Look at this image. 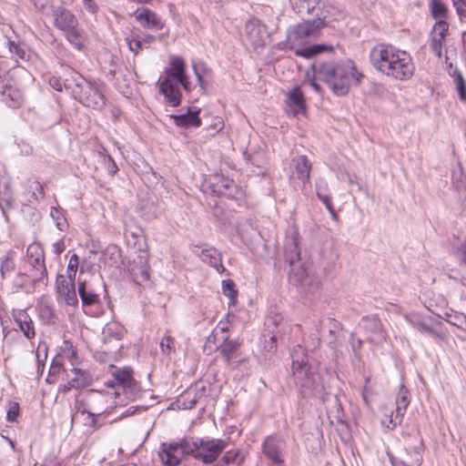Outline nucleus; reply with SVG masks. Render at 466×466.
Listing matches in <instances>:
<instances>
[{
    "instance_id": "nucleus-1",
    "label": "nucleus",
    "mask_w": 466,
    "mask_h": 466,
    "mask_svg": "<svg viewBox=\"0 0 466 466\" xmlns=\"http://www.w3.org/2000/svg\"><path fill=\"white\" fill-rule=\"evenodd\" d=\"M314 76L323 81L336 96L349 93L351 84L359 85L363 78L353 60L318 61L313 64Z\"/></svg>"
},
{
    "instance_id": "nucleus-2",
    "label": "nucleus",
    "mask_w": 466,
    "mask_h": 466,
    "mask_svg": "<svg viewBox=\"0 0 466 466\" xmlns=\"http://www.w3.org/2000/svg\"><path fill=\"white\" fill-rule=\"evenodd\" d=\"M370 60L377 71L396 80H408L414 73L410 56L392 45L379 44L372 47Z\"/></svg>"
},
{
    "instance_id": "nucleus-3",
    "label": "nucleus",
    "mask_w": 466,
    "mask_h": 466,
    "mask_svg": "<svg viewBox=\"0 0 466 466\" xmlns=\"http://www.w3.org/2000/svg\"><path fill=\"white\" fill-rule=\"evenodd\" d=\"M285 261L289 265V281L297 287L299 293L309 300L319 297L321 281L319 276L301 262L298 242L290 238L285 243Z\"/></svg>"
},
{
    "instance_id": "nucleus-4",
    "label": "nucleus",
    "mask_w": 466,
    "mask_h": 466,
    "mask_svg": "<svg viewBox=\"0 0 466 466\" xmlns=\"http://www.w3.org/2000/svg\"><path fill=\"white\" fill-rule=\"evenodd\" d=\"M323 26L324 21L319 18L290 26L288 29L286 39L279 42L277 48L280 51H294L297 56L305 58H310L325 50H331V46L326 45L307 46L310 40L319 35Z\"/></svg>"
},
{
    "instance_id": "nucleus-5",
    "label": "nucleus",
    "mask_w": 466,
    "mask_h": 466,
    "mask_svg": "<svg viewBox=\"0 0 466 466\" xmlns=\"http://www.w3.org/2000/svg\"><path fill=\"white\" fill-rule=\"evenodd\" d=\"M292 374L295 383L303 398L316 397L326 400L327 392L316 369L309 364L308 357L293 359Z\"/></svg>"
},
{
    "instance_id": "nucleus-6",
    "label": "nucleus",
    "mask_w": 466,
    "mask_h": 466,
    "mask_svg": "<svg viewBox=\"0 0 466 466\" xmlns=\"http://www.w3.org/2000/svg\"><path fill=\"white\" fill-rule=\"evenodd\" d=\"M72 94L85 106L102 109L106 105L105 84L100 80L86 79L77 72L72 76Z\"/></svg>"
},
{
    "instance_id": "nucleus-7",
    "label": "nucleus",
    "mask_w": 466,
    "mask_h": 466,
    "mask_svg": "<svg viewBox=\"0 0 466 466\" xmlns=\"http://www.w3.org/2000/svg\"><path fill=\"white\" fill-rule=\"evenodd\" d=\"M228 444V441L222 439H200L190 443V455L205 464H210L218 458Z\"/></svg>"
},
{
    "instance_id": "nucleus-8",
    "label": "nucleus",
    "mask_w": 466,
    "mask_h": 466,
    "mask_svg": "<svg viewBox=\"0 0 466 466\" xmlns=\"http://www.w3.org/2000/svg\"><path fill=\"white\" fill-rule=\"evenodd\" d=\"M404 450L406 454L411 459L408 463L402 459L390 455V461L392 466H420L423 461L422 453L424 443L419 431H414L404 436Z\"/></svg>"
},
{
    "instance_id": "nucleus-9",
    "label": "nucleus",
    "mask_w": 466,
    "mask_h": 466,
    "mask_svg": "<svg viewBox=\"0 0 466 466\" xmlns=\"http://www.w3.org/2000/svg\"><path fill=\"white\" fill-rule=\"evenodd\" d=\"M28 272L35 274L38 282L47 283V270L45 264V252L43 248L36 243L30 244L27 247L26 253L20 264Z\"/></svg>"
},
{
    "instance_id": "nucleus-10",
    "label": "nucleus",
    "mask_w": 466,
    "mask_h": 466,
    "mask_svg": "<svg viewBox=\"0 0 466 466\" xmlns=\"http://www.w3.org/2000/svg\"><path fill=\"white\" fill-rule=\"evenodd\" d=\"M192 451L190 443L186 440L163 442L158 451V457L165 466L178 465L186 455Z\"/></svg>"
},
{
    "instance_id": "nucleus-11",
    "label": "nucleus",
    "mask_w": 466,
    "mask_h": 466,
    "mask_svg": "<svg viewBox=\"0 0 466 466\" xmlns=\"http://www.w3.org/2000/svg\"><path fill=\"white\" fill-rule=\"evenodd\" d=\"M108 403L107 395L91 390L88 392L86 403H77V410L82 413H87L90 427L96 428L97 424V417L104 413Z\"/></svg>"
},
{
    "instance_id": "nucleus-12",
    "label": "nucleus",
    "mask_w": 466,
    "mask_h": 466,
    "mask_svg": "<svg viewBox=\"0 0 466 466\" xmlns=\"http://www.w3.org/2000/svg\"><path fill=\"white\" fill-rule=\"evenodd\" d=\"M187 65L180 56H171L169 58V67L165 69V76L162 79L177 81L181 85L185 91L190 92L195 88L186 73Z\"/></svg>"
},
{
    "instance_id": "nucleus-13",
    "label": "nucleus",
    "mask_w": 466,
    "mask_h": 466,
    "mask_svg": "<svg viewBox=\"0 0 466 466\" xmlns=\"http://www.w3.org/2000/svg\"><path fill=\"white\" fill-rule=\"evenodd\" d=\"M113 379L106 382L107 387H119L129 397L137 393V383L133 377V370L130 367L117 369L112 373Z\"/></svg>"
},
{
    "instance_id": "nucleus-14",
    "label": "nucleus",
    "mask_w": 466,
    "mask_h": 466,
    "mask_svg": "<svg viewBox=\"0 0 466 466\" xmlns=\"http://www.w3.org/2000/svg\"><path fill=\"white\" fill-rule=\"evenodd\" d=\"M262 452L271 465L281 466L285 461V442L278 437L268 436L262 444Z\"/></svg>"
},
{
    "instance_id": "nucleus-15",
    "label": "nucleus",
    "mask_w": 466,
    "mask_h": 466,
    "mask_svg": "<svg viewBox=\"0 0 466 466\" xmlns=\"http://www.w3.org/2000/svg\"><path fill=\"white\" fill-rule=\"evenodd\" d=\"M246 37L253 48L258 51L263 49L268 36L267 27L258 19H250L245 25Z\"/></svg>"
},
{
    "instance_id": "nucleus-16",
    "label": "nucleus",
    "mask_w": 466,
    "mask_h": 466,
    "mask_svg": "<svg viewBox=\"0 0 466 466\" xmlns=\"http://www.w3.org/2000/svg\"><path fill=\"white\" fill-rule=\"evenodd\" d=\"M409 404V390L404 386H401L396 398L395 411H392L386 420H383L382 424L390 430H393L397 425H400L403 420Z\"/></svg>"
},
{
    "instance_id": "nucleus-17",
    "label": "nucleus",
    "mask_w": 466,
    "mask_h": 466,
    "mask_svg": "<svg viewBox=\"0 0 466 466\" xmlns=\"http://www.w3.org/2000/svg\"><path fill=\"white\" fill-rule=\"evenodd\" d=\"M406 321L416 330L421 334H426L437 341H444L447 339V334L441 329L433 327L417 313H410L405 315Z\"/></svg>"
},
{
    "instance_id": "nucleus-18",
    "label": "nucleus",
    "mask_w": 466,
    "mask_h": 466,
    "mask_svg": "<svg viewBox=\"0 0 466 466\" xmlns=\"http://www.w3.org/2000/svg\"><path fill=\"white\" fill-rule=\"evenodd\" d=\"M211 191L218 195L228 198H235L238 195V188L233 179L224 177L221 174H216L210 185Z\"/></svg>"
},
{
    "instance_id": "nucleus-19",
    "label": "nucleus",
    "mask_w": 466,
    "mask_h": 466,
    "mask_svg": "<svg viewBox=\"0 0 466 466\" xmlns=\"http://www.w3.org/2000/svg\"><path fill=\"white\" fill-rule=\"evenodd\" d=\"M240 345L241 342L238 339H230L228 336L223 338V342L218 350L228 366L237 367L241 362L238 358Z\"/></svg>"
},
{
    "instance_id": "nucleus-20",
    "label": "nucleus",
    "mask_w": 466,
    "mask_h": 466,
    "mask_svg": "<svg viewBox=\"0 0 466 466\" xmlns=\"http://www.w3.org/2000/svg\"><path fill=\"white\" fill-rule=\"evenodd\" d=\"M448 30L449 24L445 20H440L435 23L431 33L430 48L439 58L441 57L442 47Z\"/></svg>"
},
{
    "instance_id": "nucleus-21",
    "label": "nucleus",
    "mask_w": 466,
    "mask_h": 466,
    "mask_svg": "<svg viewBox=\"0 0 466 466\" xmlns=\"http://www.w3.org/2000/svg\"><path fill=\"white\" fill-rule=\"evenodd\" d=\"M38 279L35 274L28 272L25 268L19 266L18 271L12 280V289L15 292L24 291L31 293L35 289V284Z\"/></svg>"
},
{
    "instance_id": "nucleus-22",
    "label": "nucleus",
    "mask_w": 466,
    "mask_h": 466,
    "mask_svg": "<svg viewBox=\"0 0 466 466\" xmlns=\"http://www.w3.org/2000/svg\"><path fill=\"white\" fill-rule=\"evenodd\" d=\"M51 15L54 19V26L63 33L73 29L74 26L79 24L76 16L70 10L62 6L52 9Z\"/></svg>"
},
{
    "instance_id": "nucleus-23",
    "label": "nucleus",
    "mask_w": 466,
    "mask_h": 466,
    "mask_svg": "<svg viewBox=\"0 0 466 466\" xmlns=\"http://www.w3.org/2000/svg\"><path fill=\"white\" fill-rule=\"evenodd\" d=\"M56 291L66 305L76 306L78 304L74 280L67 279L66 277L62 274L57 275Z\"/></svg>"
},
{
    "instance_id": "nucleus-24",
    "label": "nucleus",
    "mask_w": 466,
    "mask_h": 466,
    "mask_svg": "<svg viewBox=\"0 0 466 466\" xmlns=\"http://www.w3.org/2000/svg\"><path fill=\"white\" fill-rule=\"evenodd\" d=\"M360 327L369 334V339L374 343L385 340L386 334L380 319L375 316H367L361 319Z\"/></svg>"
},
{
    "instance_id": "nucleus-25",
    "label": "nucleus",
    "mask_w": 466,
    "mask_h": 466,
    "mask_svg": "<svg viewBox=\"0 0 466 466\" xmlns=\"http://www.w3.org/2000/svg\"><path fill=\"white\" fill-rule=\"evenodd\" d=\"M192 251L198 255L204 263H207L214 268L218 273H222L225 270V268L222 264L221 253L215 248H201L198 246H194Z\"/></svg>"
},
{
    "instance_id": "nucleus-26",
    "label": "nucleus",
    "mask_w": 466,
    "mask_h": 466,
    "mask_svg": "<svg viewBox=\"0 0 466 466\" xmlns=\"http://www.w3.org/2000/svg\"><path fill=\"white\" fill-rule=\"evenodd\" d=\"M159 93L165 97V101L171 106H178L181 104L182 94L177 85L167 79H159Z\"/></svg>"
},
{
    "instance_id": "nucleus-27",
    "label": "nucleus",
    "mask_w": 466,
    "mask_h": 466,
    "mask_svg": "<svg viewBox=\"0 0 466 466\" xmlns=\"http://www.w3.org/2000/svg\"><path fill=\"white\" fill-rule=\"evenodd\" d=\"M200 112L199 108L189 107L187 111L180 115H170L169 117L173 119L177 127L183 128L199 127L201 126V119L198 116Z\"/></svg>"
},
{
    "instance_id": "nucleus-28",
    "label": "nucleus",
    "mask_w": 466,
    "mask_h": 466,
    "mask_svg": "<svg viewBox=\"0 0 466 466\" xmlns=\"http://www.w3.org/2000/svg\"><path fill=\"white\" fill-rule=\"evenodd\" d=\"M91 383L92 376L89 371L79 368H73L71 370L70 379L65 388L66 390L71 389L78 390L88 387Z\"/></svg>"
},
{
    "instance_id": "nucleus-29",
    "label": "nucleus",
    "mask_w": 466,
    "mask_h": 466,
    "mask_svg": "<svg viewBox=\"0 0 466 466\" xmlns=\"http://www.w3.org/2000/svg\"><path fill=\"white\" fill-rule=\"evenodd\" d=\"M294 167V175L302 183L306 184L309 181L312 164L304 155L299 156L292 159Z\"/></svg>"
},
{
    "instance_id": "nucleus-30",
    "label": "nucleus",
    "mask_w": 466,
    "mask_h": 466,
    "mask_svg": "<svg viewBox=\"0 0 466 466\" xmlns=\"http://www.w3.org/2000/svg\"><path fill=\"white\" fill-rule=\"evenodd\" d=\"M14 319L19 330L26 339H32L35 336L34 322L25 310L19 309L15 312L14 314Z\"/></svg>"
},
{
    "instance_id": "nucleus-31",
    "label": "nucleus",
    "mask_w": 466,
    "mask_h": 466,
    "mask_svg": "<svg viewBox=\"0 0 466 466\" xmlns=\"http://www.w3.org/2000/svg\"><path fill=\"white\" fill-rule=\"evenodd\" d=\"M287 106L289 112L294 116L305 111L304 96L299 87H294L288 93Z\"/></svg>"
},
{
    "instance_id": "nucleus-32",
    "label": "nucleus",
    "mask_w": 466,
    "mask_h": 466,
    "mask_svg": "<svg viewBox=\"0 0 466 466\" xmlns=\"http://www.w3.org/2000/svg\"><path fill=\"white\" fill-rule=\"evenodd\" d=\"M135 16L137 22L143 27H151L156 30H161L164 26L160 17L153 11L147 8L142 9L140 13L135 12Z\"/></svg>"
},
{
    "instance_id": "nucleus-33",
    "label": "nucleus",
    "mask_w": 466,
    "mask_h": 466,
    "mask_svg": "<svg viewBox=\"0 0 466 466\" xmlns=\"http://www.w3.org/2000/svg\"><path fill=\"white\" fill-rule=\"evenodd\" d=\"M78 295L83 306H92L99 302V296L93 289L87 286L85 280H78Z\"/></svg>"
},
{
    "instance_id": "nucleus-34",
    "label": "nucleus",
    "mask_w": 466,
    "mask_h": 466,
    "mask_svg": "<svg viewBox=\"0 0 466 466\" xmlns=\"http://www.w3.org/2000/svg\"><path fill=\"white\" fill-rule=\"evenodd\" d=\"M3 100L10 107H17L23 102L22 92L11 85H5L2 91Z\"/></svg>"
},
{
    "instance_id": "nucleus-35",
    "label": "nucleus",
    "mask_w": 466,
    "mask_h": 466,
    "mask_svg": "<svg viewBox=\"0 0 466 466\" xmlns=\"http://www.w3.org/2000/svg\"><path fill=\"white\" fill-rule=\"evenodd\" d=\"M66 39L77 50H83L85 46L86 37L85 32L78 25L74 26L73 29H69L64 32Z\"/></svg>"
},
{
    "instance_id": "nucleus-36",
    "label": "nucleus",
    "mask_w": 466,
    "mask_h": 466,
    "mask_svg": "<svg viewBox=\"0 0 466 466\" xmlns=\"http://www.w3.org/2000/svg\"><path fill=\"white\" fill-rule=\"evenodd\" d=\"M15 251L9 249L0 258V274L1 278L6 279L11 275L15 268Z\"/></svg>"
},
{
    "instance_id": "nucleus-37",
    "label": "nucleus",
    "mask_w": 466,
    "mask_h": 466,
    "mask_svg": "<svg viewBox=\"0 0 466 466\" xmlns=\"http://www.w3.org/2000/svg\"><path fill=\"white\" fill-rule=\"evenodd\" d=\"M131 276L136 284L144 285L149 281V267L143 258H140V265L131 268Z\"/></svg>"
},
{
    "instance_id": "nucleus-38",
    "label": "nucleus",
    "mask_w": 466,
    "mask_h": 466,
    "mask_svg": "<svg viewBox=\"0 0 466 466\" xmlns=\"http://www.w3.org/2000/svg\"><path fill=\"white\" fill-rule=\"evenodd\" d=\"M294 12L300 15L312 14L319 5L318 0H289Z\"/></svg>"
},
{
    "instance_id": "nucleus-39",
    "label": "nucleus",
    "mask_w": 466,
    "mask_h": 466,
    "mask_svg": "<svg viewBox=\"0 0 466 466\" xmlns=\"http://www.w3.org/2000/svg\"><path fill=\"white\" fill-rule=\"evenodd\" d=\"M448 323L466 332V315L453 309H449L441 316Z\"/></svg>"
},
{
    "instance_id": "nucleus-40",
    "label": "nucleus",
    "mask_w": 466,
    "mask_h": 466,
    "mask_svg": "<svg viewBox=\"0 0 466 466\" xmlns=\"http://www.w3.org/2000/svg\"><path fill=\"white\" fill-rule=\"evenodd\" d=\"M36 309L41 319L47 323H55L56 315L52 306L47 301L40 300L37 303Z\"/></svg>"
},
{
    "instance_id": "nucleus-41",
    "label": "nucleus",
    "mask_w": 466,
    "mask_h": 466,
    "mask_svg": "<svg viewBox=\"0 0 466 466\" xmlns=\"http://www.w3.org/2000/svg\"><path fill=\"white\" fill-rule=\"evenodd\" d=\"M198 400V393L195 390H189L181 395L180 400H178L179 407L184 410H191L193 409Z\"/></svg>"
},
{
    "instance_id": "nucleus-42",
    "label": "nucleus",
    "mask_w": 466,
    "mask_h": 466,
    "mask_svg": "<svg viewBox=\"0 0 466 466\" xmlns=\"http://www.w3.org/2000/svg\"><path fill=\"white\" fill-rule=\"evenodd\" d=\"M246 454L240 450H230L225 452L222 461L225 464L235 463L240 465L245 460Z\"/></svg>"
},
{
    "instance_id": "nucleus-43",
    "label": "nucleus",
    "mask_w": 466,
    "mask_h": 466,
    "mask_svg": "<svg viewBox=\"0 0 466 466\" xmlns=\"http://www.w3.org/2000/svg\"><path fill=\"white\" fill-rule=\"evenodd\" d=\"M6 46L10 54L12 55V57L15 56L16 58L22 60L25 59L26 51L25 45L7 38Z\"/></svg>"
},
{
    "instance_id": "nucleus-44",
    "label": "nucleus",
    "mask_w": 466,
    "mask_h": 466,
    "mask_svg": "<svg viewBox=\"0 0 466 466\" xmlns=\"http://www.w3.org/2000/svg\"><path fill=\"white\" fill-rule=\"evenodd\" d=\"M222 292L229 299V306L236 304L238 291L235 289V283L233 280L226 279L222 281Z\"/></svg>"
},
{
    "instance_id": "nucleus-45",
    "label": "nucleus",
    "mask_w": 466,
    "mask_h": 466,
    "mask_svg": "<svg viewBox=\"0 0 466 466\" xmlns=\"http://www.w3.org/2000/svg\"><path fill=\"white\" fill-rule=\"evenodd\" d=\"M192 69L201 91L205 93L207 86L204 81V73L206 72V66L204 63L193 61Z\"/></svg>"
},
{
    "instance_id": "nucleus-46",
    "label": "nucleus",
    "mask_w": 466,
    "mask_h": 466,
    "mask_svg": "<svg viewBox=\"0 0 466 466\" xmlns=\"http://www.w3.org/2000/svg\"><path fill=\"white\" fill-rule=\"evenodd\" d=\"M125 332L126 330L123 327L115 323L106 325L104 329V335L106 338L114 339L116 340L122 339Z\"/></svg>"
},
{
    "instance_id": "nucleus-47",
    "label": "nucleus",
    "mask_w": 466,
    "mask_h": 466,
    "mask_svg": "<svg viewBox=\"0 0 466 466\" xmlns=\"http://www.w3.org/2000/svg\"><path fill=\"white\" fill-rule=\"evenodd\" d=\"M37 361V375L42 376L47 358V347L46 344H39L35 352Z\"/></svg>"
},
{
    "instance_id": "nucleus-48",
    "label": "nucleus",
    "mask_w": 466,
    "mask_h": 466,
    "mask_svg": "<svg viewBox=\"0 0 466 466\" xmlns=\"http://www.w3.org/2000/svg\"><path fill=\"white\" fill-rule=\"evenodd\" d=\"M453 77L460 99L466 102V83L462 75L459 71L455 70Z\"/></svg>"
},
{
    "instance_id": "nucleus-49",
    "label": "nucleus",
    "mask_w": 466,
    "mask_h": 466,
    "mask_svg": "<svg viewBox=\"0 0 466 466\" xmlns=\"http://www.w3.org/2000/svg\"><path fill=\"white\" fill-rule=\"evenodd\" d=\"M464 172L460 163L451 170V180L453 186L459 191L463 187Z\"/></svg>"
},
{
    "instance_id": "nucleus-50",
    "label": "nucleus",
    "mask_w": 466,
    "mask_h": 466,
    "mask_svg": "<svg viewBox=\"0 0 466 466\" xmlns=\"http://www.w3.org/2000/svg\"><path fill=\"white\" fill-rule=\"evenodd\" d=\"M431 15L435 19H438V21L444 20L447 15V8L445 5L439 0H432Z\"/></svg>"
},
{
    "instance_id": "nucleus-51",
    "label": "nucleus",
    "mask_w": 466,
    "mask_h": 466,
    "mask_svg": "<svg viewBox=\"0 0 466 466\" xmlns=\"http://www.w3.org/2000/svg\"><path fill=\"white\" fill-rule=\"evenodd\" d=\"M159 347L162 353L165 355H170L171 353L175 352L176 347L174 338L171 336L163 337L159 343Z\"/></svg>"
},
{
    "instance_id": "nucleus-52",
    "label": "nucleus",
    "mask_w": 466,
    "mask_h": 466,
    "mask_svg": "<svg viewBox=\"0 0 466 466\" xmlns=\"http://www.w3.org/2000/svg\"><path fill=\"white\" fill-rule=\"evenodd\" d=\"M79 264V258L76 254H73L70 258L67 265V279L74 280L76 279V271Z\"/></svg>"
},
{
    "instance_id": "nucleus-53",
    "label": "nucleus",
    "mask_w": 466,
    "mask_h": 466,
    "mask_svg": "<svg viewBox=\"0 0 466 466\" xmlns=\"http://www.w3.org/2000/svg\"><path fill=\"white\" fill-rule=\"evenodd\" d=\"M32 2L35 8L44 15L51 14L52 9L56 7L52 5V0H32Z\"/></svg>"
},
{
    "instance_id": "nucleus-54",
    "label": "nucleus",
    "mask_w": 466,
    "mask_h": 466,
    "mask_svg": "<svg viewBox=\"0 0 466 466\" xmlns=\"http://www.w3.org/2000/svg\"><path fill=\"white\" fill-rule=\"evenodd\" d=\"M318 198L325 205L329 212L330 213L333 219L337 218V215L335 213L333 205L331 203V198L329 194L323 193L320 194L319 192H317Z\"/></svg>"
},
{
    "instance_id": "nucleus-55",
    "label": "nucleus",
    "mask_w": 466,
    "mask_h": 466,
    "mask_svg": "<svg viewBox=\"0 0 466 466\" xmlns=\"http://www.w3.org/2000/svg\"><path fill=\"white\" fill-rule=\"evenodd\" d=\"M31 188L33 190L31 198L34 200L38 201L45 198L44 187H43V185L39 181H34L31 186Z\"/></svg>"
},
{
    "instance_id": "nucleus-56",
    "label": "nucleus",
    "mask_w": 466,
    "mask_h": 466,
    "mask_svg": "<svg viewBox=\"0 0 466 466\" xmlns=\"http://www.w3.org/2000/svg\"><path fill=\"white\" fill-rule=\"evenodd\" d=\"M51 217L56 220V227L59 230H64L66 227V221L57 208H52L50 212Z\"/></svg>"
},
{
    "instance_id": "nucleus-57",
    "label": "nucleus",
    "mask_w": 466,
    "mask_h": 466,
    "mask_svg": "<svg viewBox=\"0 0 466 466\" xmlns=\"http://www.w3.org/2000/svg\"><path fill=\"white\" fill-rule=\"evenodd\" d=\"M48 83H49L50 86L56 91H62L64 87L71 88V89L73 87L70 85L66 86V83L62 80V78L59 76H52L49 78Z\"/></svg>"
},
{
    "instance_id": "nucleus-58",
    "label": "nucleus",
    "mask_w": 466,
    "mask_h": 466,
    "mask_svg": "<svg viewBox=\"0 0 466 466\" xmlns=\"http://www.w3.org/2000/svg\"><path fill=\"white\" fill-rule=\"evenodd\" d=\"M19 416V405L17 402H11L6 413V420L14 422Z\"/></svg>"
},
{
    "instance_id": "nucleus-59",
    "label": "nucleus",
    "mask_w": 466,
    "mask_h": 466,
    "mask_svg": "<svg viewBox=\"0 0 466 466\" xmlns=\"http://www.w3.org/2000/svg\"><path fill=\"white\" fill-rule=\"evenodd\" d=\"M14 199L9 195H0V208L2 209L3 213L5 214V212L10 209L13 206Z\"/></svg>"
},
{
    "instance_id": "nucleus-60",
    "label": "nucleus",
    "mask_w": 466,
    "mask_h": 466,
    "mask_svg": "<svg viewBox=\"0 0 466 466\" xmlns=\"http://www.w3.org/2000/svg\"><path fill=\"white\" fill-rule=\"evenodd\" d=\"M128 48L135 55H137L139 51L142 49V41L138 39H130L128 37L126 38Z\"/></svg>"
},
{
    "instance_id": "nucleus-61",
    "label": "nucleus",
    "mask_w": 466,
    "mask_h": 466,
    "mask_svg": "<svg viewBox=\"0 0 466 466\" xmlns=\"http://www.w3.org/2000/svg\"><path fill=\"white\" fill-rule=\"evenodd\" d=\"M105 166L110 175H115L118 170L116 162L110 156H106Z\"/></svg>"
},
{
    "instance_id": "nucleus-62",
    "label": "nucleus",
    "mask_w": 466,
    "mask_h": 466,
    "mask_svg": "<svg viewBox=\"0 0 466 466\" xmlns=\"http://www.w3.org/2000/svg\"><path fill=\"white\" fill-rule=\"evenodd\" d=\"M316 193L319 192L320 194L326 193L328 194L329 187L328 183L324 178H318L315 182Z\"/></svg>"
},
{
    "instance_id": "nucleus-63",
    "label": "nucleus",
    "mask_w": 466,
    "mask_h": 466,
    "mask_svg": "<svg viewBox=\"0 0 466 466\" xmlns=\"http://www.w3.org/2000/svg\"><path fill=\"white\" fill-rule=\"evenodd\" d=\"M454 6L460 17L466 18V0L454 1Z\"/></svg>"
},
{
    "instance_id": "nucleus-64",
    "label": "nucleus",
    "mask_w": 466,
    "mask_h": 466,
    "mask_svg": "<svg viewBox=\"0 0 466 466\" xmlns=\"http://www.w3.org/2000/svg\"><path fill=\"white\" fill-rule=\"evenodd\" d=\"M83 5L91 14H96L98 10V6L94 0H83Z\"/></svg>"
}]
</instances>
